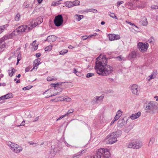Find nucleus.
I'll return each mask as SVG.
<instances>
[{
    "label": "nucleus",
    "mask_w": 158,
    "mask_h": 158,
    "mask_svg": "<svg viewBox=\"0 0 158 158\" xmlns=\"http://www.w3.org/2000/svg\"><path fill=\"white\" fill-rule=\"evenodd\" d=\"M95 69L97 73L100 75L106 76L112 71V68L107 65V59L105 56L102 54L97 59Z\"/></svg>",
    "instance_id": "nucleus-1"
},
{
    "label": "nucleus",
    "mask_w": 158,
    "mask_h": 158,
    "mask_svg": "<svg viewBox=\"0 0 158 158\" xmlns=\"http://www.w3.org/2000/svg\"><path fill=\"white\" fill-rule=\"evenodd\" d=\"M43 21V19L41 18H38L35 19L33 20L27 26L25 25H21L16 29L19 34L23 32H28L38 24L41 23Z\"/></svg>",
    "instance_id": "nucleus-2"
},
{
    "label": "nucleus",
    "mask_w": 158,
    "mask_h": 158,
    "mask_svg": "<svg viewBox=\"0 0 158 158\" xmlns=\"http://www.w3.org/2000/svg\"><path fill=\"white\" fill-rule=\"evenodd\" d=\"M111 154L109 150L106 148H101L97 150L96 153L94 156L89 158H110Z\"/></svg>",
    "instance_id": "nucleus-3"
},
{
    "label": "nucleus",
    "mask_w": 158,
    "mask_h": 158,
    "mask_svg": "<svg viewBox=\"0 0 158 158\" xmlns=\"http://www.w3.org/2000/svg\"><path fill=\"white\" fill-rule=\"evenodd\" d=\"M122 132L120 130H117L109 134L106 137L108 139L107 142L109 144H112L117 141V138L119 137L121 135Z\"/></svg>",
    "instance_id": "nucleus-4"
},
{
    "label": "nucleus",
    "mask_w": 158,
    "mask_h": 158,
    "mask_svg": "<svg viewBox=\"0 0 158 158\" xmlns=\"http://www.w3.org/2000/svg\"><path fill=\"white\" fill-rule=\"evenodd\" d=\"M156 103L155 102L153 101H150L147 102L145 108V111L147 113L151 114L155 113L157 108Z\"/></svg>",
    "instance_id": "nucleus-5"
},
{
    "label": "nucleus",
    "mask_w": 158,
    "mask_h": 158,
    "mask_svg": "<svg viewBox=\"0 0 158 158\" xmlns=\"http://www.w3.org/2000/svg\"><path fill=\"white\" fill-rule=\"evenodd\" d=\"M6 144L9 146L11 150L16 153H19L22 151L23 148L20 146L10 141L7 142Z\"/></svg>",
    "instance_id": "nucleus-6"
},
{
    "label": "nucleus",
    "mask_w": 158,
    "mask_h": 158,
    "mask_svg": "<svg viewBox=\"0 0 158 158\" xmlns=\"http://www.w3.org/2000/svg\"><path fill=\"white\" fill-rule=\"evenodd\" d=\"M142 145L143 143L141 141L139 140H137L135 141L129 143L127 145V147L130 148L138 149L141 148Z\"/></svg>",
    "instance_id": "nucleus-7"
},
{
    "label": "nucleus",
    "mask_w": 158,
    "mask_h": 158,
    "mask_svg": "<svg viewBox=\"0 0 158 158\" xmlns=\"http://www.w3.org/2000/svg\"><path fill=\"white\" fill-rule=\"evenodd\" d=\"M63 18L61 15H59L55 17L54 23L56 26L59 27L61 26L63 23Z\"/></svg>",
    "instance_id": "nucleus-8"
},
{
    "label": "nucleus",
    "mask_w": 158,
    "mask_h": 158,
    "mask_svg": "<svg viewBox=\"0 0 158 158\" xmlns=\"http://www.w3.org/2000/svg\"><path fill=\"white\" fill-rule=\"evenodd\" d=\"M148 43H143L142 42L139 43L137 45L138 49L141 52L146 51L148 47Z\"/></svg>",
    "instance_id": "nucleus-9"
},
{
    "label": "nucleus",
    "mask_w": 158,
    "mask_h": 158,
    "mask_svg": "<svg viewBox=\"0 0 158 158\" xmlns=\"http://www.w3.org/2000/svg\"><path fill=\"white\" fill-rule=\"evenodd\" d=\"M104 97V94H102L99 97L96 96L94 97L92 101L93 104H100L102 101L103 98Z\"/></svg>",
    "instance_id": "nucleus-10"
},
{
    "label": "nucleus",
    "mask_w": 158,
    "mask_h": 158,
    "mask_svg": "<svg viewBox=\"0 0 158 158\" xmlns=\"http://www.w3.org/2000/svg\"><path fill=\"white\" fill-rule=\"evenodd\" d=\"M19 34L16 29H15L9 35L7 36H6L4 37L3 39L4 40L7 39H14L15 36Z\"/></svg>",
    "instance_id": "nucleus-11"
},
{
    "label": "nucleus",
    "mask_w": 158,
    "mask_h": 158,
    "mask_svg": "<svg viewBox=\"0 0 158 158\" xmlns=\"http://www.w3.org/2000/svg\"><path fill=\"white\" fill-rule=\"evenodd\" d=\"M109 39L110 41L119 40L120 39L119 35L114 34H110L108 35Z\"/></svg>",
    "instance_id": "nucleus-12"
},
{
    "label": "nucleus",
    "mask_w": 158,
    "mask_h": 158,
    "mask_svg": "<svg viewBox=\"0 0 158 158\" xmlns=\"http://www.w3.org/2000/svg\"><path fill=\"white\" fill-rule=\"evenodd\" d=\"M6 46L3 38H2L0 40V53L2 52L4 50Z\"/></svg>",
    "instance_id": "nucleus-13"
},
{
    "label": "nucleus",
    "mask_w": 158,
    "mask_h": 158,
    "mask_svg": "<svg viewBox=\"0 0 158 158\" xmlns=\"http://www.w3.org/2000/svg\"><path fill=\"white\" fill-rule=\"evenodd\" d=\"M127 119H125L124 118L119 119L118 122V126L121 127L127 124Z\"/></svg>",
    "instance_id": "nucleus-14"
},
{
    "label": "nucleus",
    "mask_w": 158,
    "mask_h": 158,
    "mask_svg": "<svg viewBox=\"0 0 158 158\" xmlns=\"http://www.w3.org/2000/svg\"><path fill=\"white\" fill-rule=\"evenodd\" d=\"M13 95L12 93H8L5 95H3L0 97V101L2 100H5V99L11 98H13Z\"/></svg>",
    "instance_id": "nucleus-15"
},
{
    "label": "nucleus",
    "mask_w": 158,
    "mask_h": 158,
    "mask_svg": "<svg viewBox=\"0 0 158 158\" xmlns=\"http://www.w3.org/2000/svg\"><path fill=\"white\" fill-rule=\"evenodd\" d=\"M40 58H38L34 60L33 64V69L31 70V71L33 69H37L38 66L40 64Z\"/></svg>",
    "instance_id": "nucleus-16"
},
{
    "label": "nucleus",
    "mask_w": 158,
    "mask_h": 158,
    "mask_svg": "<svg viewBox=\"0 0 158 158\" xmlns=\"http://www.w3.org/2000/svg\"><path fill=\"white\" fill-rule=\"evenodd\" d=\"M141 114V112L139 111L137 113L132 114L130 116V118L132 119H135L138 118L140 116Z\"/></svg>",
    "instance_id": "nucleus-17"
},
{
    "label": "nucleus",
    "mask_w": 158,
    "mask_h": 158,
    "mask_svg": "<svg viewBox=\"0 0 158 158\" xmlns=\"http://www.w3.org/2000/svg\"><path fill=\"white\" fill-rule=\"evenodd\" d=\"M157 74V72L156 71H154L150 76L147 78V80L148 81H149L151 80L154 78H155Z\"/></svg>",
    "instance_id": "nucleus-18"
},
{
    "label": "nucleus",
    "mask_w": 158,
    "mask_h": 158,
    "mask_svg": "<svg viewBox=\"0 0 158 158\" xmlns=\"http://www.w3.org/2000/svg\"><path fill=\"white\" fill-rule=\"evenodd\" d=\"M122 114V112L120 110H118L115 116L114 119L115 120H117L121 116Z\"/></svg>",
    "instance_id": "nucleus-19"
},
{
    "label": "nucleus",
    "mask_w": 158,
    "mask_h": 158,
    "mask_svg": "<svg viewBox=\"0 0 158 158\" xmlns=\"http://www.w3.org/2000/svg\"><path fill=\"white\" fill-rule=\"evenodd\" d=\"M140 22L141 24H142L143 25H146L148 24L147 19L145 16L141 18Z\"/></svg>",
    "instance_id": "nucleus-20"
},
{
    "label": "nucleus",
    "mask_w": 158,
    "mask_h": 158,
    "mask_svg": "<svg viewBox=\"0 0 158 158\" xmlns=\"http://www.w3.org/2000/svg\"><path fill=\"white\" fill-rule=\"evenodd\" d=\"M16 71V70L14 68L11 67L8 70V74L10 76L12 77L14 73Z\"/></svg>",
    "instance_id": "nucleus-21"
},
{
    "label": "nucleus",
    "mask_w": 158,
    "mask_h": 158,
    "mask_svg": "<svg viewBox=\"0 0 158 158\" xmlns=\"http://www.w3.org/2000/svg\"><path fill=\"white\" fill-rule=\"evenodd\" d=\"M56 37L54 35H52L48 37L47 40L50 42H53L56 40Z\"/></svg>",
    "instance_id": "nucleus-22"
},
{
    "label": "nucleus",
    "mask_w": 158,
    "mask_h": 158,
    "mask_svg": "<svg viewBox=\"0 0 158 158\" xmlns=\"http://www.w3.org/2000/svg\"><path fill=\"white\" fill-rule=\"evenodd\" d=\"M85 152V150H83L81 152H78L75 154L73 156L72 158H79L81 154Z\"/></svg>",
    "instance_id": "nucleus-23"
},
{
    "label": "nucleus",
    "mask_w": 158,
    "mask_h": 158,
    "mask_svg": "<svg viewBox=\"0 0 158 158\" xmlns=\"http://www.w3.org/2000/svg\"><path fill=\"white\" fill-rule=\"evenodd\" d=\"M74 111V110L73 109H70L68 112L64 115L65 117H68L70 115V114L73 113Z\"/></svg>",
    "instance_id": "nucleus-24"
},
{
    "label": "nucleus",
    "mask_w": 158,
    "mask_h": 158,
    "mask_svg": "<svg viewBox=\"0 0 158 158\" xmlns=\"http://www.w3.org/2000/svg\"><path fill=\"white\" fill-rule=\"evenodd\" d=\"M65 6L69 8H71L73 6V3L72 2L67 1L65 2Z\"/></svg>",
    "instance_id": "nucleus-25"
},
{
    "label": "nucleus",
    "mask_w": 158,
    "mask_h": 158,
    "mask_svg": "<svg viewBox=\"0 0 158 158\" xmlns=\"http://www.w3.org/2000/svg\"><path fill=\"white\" fill-rule=\"evenodd\" d=\"M83 16L82 15H74V17L76 19H77L78 21H79L80 20L82 19L83 18Z\"/></svg>",
    "instance_id": "nucleus-26"
},
{
    "label": "nucleus",
    "mask_w": 158,
    "mask_h": 158,
    "mask_svg": "<svg viewBox=\"0 0 158 158\" xmlns=\"http://www.w3.org/2000/svg\"><path fill=\"white\" fill-rule=\"evenodd\" d=\"M155 141V139L154 137L150 138V141L148 143V146H150L153 144Z\"/></svg>",
    "instance_id": "nucleus-27"
},
{
    "label": "nucleus",
    "mask_w": 158,
    "mask_h": 158,
    "mask_svg": "<svg viewBox=\"0 0 158 158\" xmlns=\"http://www.w3.org/2000/svg\"><path fill=\"white\" fill-rule=\"evenodd\" d=\"M8 27L7 25H5L0 27V34L2 32Z\"/></svg>",
    "instance_id": "nucleus-28"
},
{
    "label": "nucleus",
    "mask_w": 158,
    "mask_h": 158,
    "mask_svg": "<svg viewBox=\"0 0 158 158\" xmlns=\"http://www.w3.org/2000/svg\"><path fill=\"white\" fill-rule=\"evenodd\" d=\"M55 155V153L54 152L52 148L50 151V154L49 156L51 158L54 157Z\"/></svg>",
    "instance_id": "nucleus-29"
},
{
    "label": "nucleus",
    "mask_w": 158,
    "mask_h": 158,
    "mask_svg": "<svg viewBox=\"0 0 158 158\" xmlns=\"http://www.w3.org/2000/svg\"><path fill=\"white\" fill-rule=\"evenodd\" d=\"M132 93L136 95H139V89H131Z\"/></svg>",
    "instance_id": "nucleus-30"
},
{
    "label": "nucleus",
    "mask_w": 158,
    "mask_h": 158,
    "mask_svg": "<svg viewBox=\"0 0 158 158\" xmlns=\"http://www.w3.org/2000/svg\"><path fill=\"white\" fill-rule=\"evenodd\" d=\"M57 79V78L55 77L54 78L53 77L49 76L47 78V80L48 81H56Z\"/></svg>",
    "instance_id": "nucleus-31"
},
{
    "label": "nucleus",
    "mask_w": 158,
    "mask_h": 158,
    "mask_svg": "<svg viewBox=\"0 0 158 158\" xmlns=\"http://www.w3.org/2000/svg\"><path fill=\"white\" fill-rule=\"evenodd\" d=\"M36 41H34L31 44V45L33 46H35V48H34V49L35 50H36L38 48V45L36 44Z\"/></svg>",
    "instance_id": "nucleus-32"
},
{
    "label": "nucleus",
    "mask_w": 158,
    "mask_h": 158,
    "mask_svg": "<svg viewBox=\"0 0 158 158\" xmlns=\"http://www.w3.org/2000/svg\"><path fill=\"white\" fill-rule=\"evenodd\" d=\"M109 14L111 17L113 18H115L117 19H118L117 17L115 15V14L114 13H113L109 12Z\"/></svg>",
    "instance_id": "nucleus-33"
},
{
    "label": "nucleus",
    "mask_w": 158,
    "mask_h": 158,
    "mask_svg": "<svg viewBox=\"0 0 158 158\" xmlns=\"http://www.w3.org/2000/svg\"><path fill=\"white\" fill-rule=\"evenodd\" d=\"M72 2L73 3V6L79 5L80 2V1L78 0H76Z\"/></svg>",
    "instance_id": "nucleus-34"
},
{
    "label": "nucleus",
    "mask_w": 158,
    "mask_h": 158,
    "mask_svg": "<svg viewBox=\"0 0 158 158\" xmlns=\"http://www.w3.org/2000/svg\"><path fill=\"white\" fill-rule=\"evenodd\" d=\"M51 148L53 150L54 152L55 153V154L59 151V150L58 148H55L53 146H51Z\"/></svg>",
    "instance_id": "nucleus-35"
},
{
    "label": "nucleus",
    "mask_w": 158,
    "mask_h": 158,
    "mask_svg": "<svg viewBox=\"0 0 158 158\" xmlns=\"http://www.w3.org/2000/svg\"><path fill=\"white\" fill-rule=\"evenodd\" d=\"M61 84L60 83H57L56 84H52L51 85L52 87H57L59 86H60L61 85Z\"/></svg>",
    "instance_id": "nucleus-36"
},
{
    "label": "nucleus",
    "mask_w": 158,
    "mask_h": 158,
    "mask_svg": "<svg viewBox=\"0 0 158 158\" xmlns=\"http://www.w3.org/2000/svg\"><path fill=\"white\" fill-rule=\"evenodd\" d=\"M136 53L135 52H132L130 55V56L132 58H135L136 57Z\"/></svg>",
    "instance_id": "nucleus-37"
},
{
    "label": "nucleus",
    "mask_w": 158,
    "mask_h": 158,
    "mask_svg": "<svg viewBox=\"0 0 158 158\" xmlns=\"http://www.w3.org/2000/svg\"><path fill=\"white\" fill-rule=\"evenodd\" d=\"M68 52L67 50H63L61 51H60L59 52L60 55H64L66 53Z\"/></svg>",
    "instance_id": "nucleus-38"
},
{
    "label": "nucleus",
    "mask_w": 158,
    "mask_h": 158,
    "mask_svg": "<svg viewBox=\"0 0 158 158\" xmlns=\"http://www.w3.org/2000/svg\"><path fill=\"white\" fill-rule=\"evenodd\" d=\"M52 46L51 45H49L47 47H46L45 48V51H49L51 50L52 49Z\"/></svg>",
    "instance_id": "nucleus-39"
},
{
    "label": "nucleus",
    "mask_w": 158,
    "mask_h": 158,
    "mask_svg": "<svg viewBox=\"0 0 158 158\" xmlns=\"http://www.w3.org/2000/svg\"><path fill=\"white\" fill-rule=\"evenodd\" d=\"M133 5L132 3H129L127 4L126 6L129 9H133Z\"/></svg>",
    "instance_id": "nucleus-40"
},
{
    "label": "nucleus",
    "mask_w": 158,
    "mask_h": 158,
    "mask_svg": "<svg viewBox=\"0 0 158 158\" xmlns=\"http://www.w3.org/2000/svg\"><path fill=\"white\" fill-rule=\"evenodd\" d=\"M20 18V14H18L16 15L15 19L16 21H18L19 20Z\"/></svg>",
    "instance_id": "nucleus-41"
},
{
    "label": "nucleus",
    "mask_w": 158,
    "mask_h": 158,
    "mask_svg": "<svg viewBox=\"0 0 158 158\" xmlns=\"http://www.w3.org/2000/svg\"><path fill=\"white\" fill-rule=\"evenodd\" d=\"M94 75V74L93 73H88L87 74L86 77L87 78H89L93 76Z\"/></svg>",
    "instance_id": "nucleus-42"
},
{
    "label": "nucleus",
    "mask_w": 158,
    "mask_h": 158,
    "mask_svg": "<svg viewBox=\"0 0 158 158\" xmlns=\"http://www.w3.org/2000/svg\"><path fill=\"white\" fill-rule=\"evenodd\" d=\"M21 55L20 54H19L17 56V62L16 64L17 65L18 64L19 61L21 59Z\"/></svg>",
    "instance_id": "nucleus-43"
},
{
    "label": "nucleus",
    "mask_w": 158,
    "mask_h": 158,
    "mask_svg": "<svg viewBox=\"0 0 158 158\" xmlns=\"http://www.w3.org/2000/svg\"><path fill=\"white\" fill-rule=\"evenodd\" d=\"M138 88V86L136 84L133 85L131 88V89H137Z\"/></svg>",
    "instance_id": "nucleus-44"
},
{
    "label": "nucleus",
    "mask_w": 158,
    "mask_h": 158,
    "mask_svg": "<svg viewBox=\"0 0 158 158\" xmlns=\"http://www.w3.org/2000/svg\"><path fill=\"white\" fill-rule=\"evenodd\" d=\"M31 68V66H28L27 67L26 69L25 70V71L26 72H27L29 71Z\"/></svg>",
    "instance_id": "nucleus-45"
},
{
    "label": "nucleus",
    "mask_w": 158,
    "mask_h": 158,
    "mask_svg": "<svg viewBox=\"0 0 158 158\" xmlns=\"http://www.w3.org/2000/svg\"><path fill=\"white\" fill-rule=\"evenodd\" d=\"M61 92V91H60V92H55L54 94H53L52 95L51 94L50 96H49V97H52L54 96H55L57 95H59L60 94V92Z\"/></svg>",
    "instance_id": "nucleus-46"
},
{
    "label": "nucleus",
    "mask_w": 158,
    "mask_h": 158,
    "mask_svg": "<svg viewBox=\"0 0 158 158\" xmlns=\"http://www.w3.org/2000/svg\"><path fill=\"white\" fill-rule=\"evenodd\" d=\"M32 88V86L31 85H28L27 86V87H24L23 88V89H31V88Z\"/></svg>",
    "instance_id": "nucleus-47"
},
{
    "label": "nucleus",
    "mask_w": 158,
    "mask_h": 158,
    "mask_svg": "<svg viewBox=\"0 0 158 158\" xmlns=\"http://www.w3.org/2000/svg\"><path fill=\"white\" fill-rule=\"evenodd\" d=\"M65 116L64 115H62L61 116H60V117H59V118H58L56 120V121H57L58 120H59L60 119H61L62 118H63L64 117H65Z\"/></svg>",
    "instance_id": "nucleus-48"
},
{
    "label": "nucleus",
    "mask_w": 158,
    "mask_h": 158,
    "mask_svg": "<svg viewBox=\"0 0 158 158\" xmlns=\"http://www.w3.org/2000/svg\"><path fill=\"white\" fill-rule=\"evenodd\" d=\"M88 38V37L86 35L83 36L81 37V39L83 40H85Z\"/></svg>",
    "instance_id": "nucleus-49"
},
{
    "label": "nucleus",
    "mask_w": 158,
    "mask_h": 158,
    "mask_svg": "<svg viewBox=\"0 0 158 158\" xmlns=\"http://www.w3.org/2000/svg\"><path fill=\"white\" fill-rule=\"evenodd\" d=\"M65 145L66 146H67L68 147H70V148H72V147H75V146H72L70 145L69 144L67 143L66 142L65 143Z\"/></svg>",
    "instance_id": "nucleus-50"
},
{
    "label": "nucleus",
    "mask_w": 158,
    "mask_h": 158,
    "mask_svg": "<svg viewBox=\"0 0 158 158\" xmlns=\"http://www.w3.org/2000/svg\"><path fill=\"white\" fill-rule=\"evenodd\" d=\"M39 119V116L36 117L34 120H32L33 122H35L38 121V119Z\"/></svg>",
    "instance_id": "nucleus-51"
},
{
    "label": "nucleus",
    "mask_w": 158,
    "mask_h": 158,
    "mask_svg": "<svg viewBox=\"0 0 158 158\" xmlns=\"http://www.w3.org/2000/svg\"><path fill=\"white\" fill-rule=\"evenodd\" d=\"M152 9H157L158 8V7L157 6L153 5L152 6Z\"/></svg>",
    "instance_id": "nucleus-52"
},
{
    "label": "nucleus",
    "mask_w": 158,
    "mask_h": 158,
    "mask_svg": "<svg viewBox=\"0 0 158 158\" xmlns=\"http://www.w3.org/2000/svg\"><path fill=\"white\" fill-rule=\"evenodd\" d=\"M123 3V1L118 2H117V4L118 6L121 4H122Z\"/></svg>",
    "instance_id": "nucleus-53"
},
{
    "label": "nucleus",
    "mask_w": 158,
    "mask_h": 158,
    "mask_svg": "<svg viewBox=\"0 0 158 158\" xmlns=\"http://www.w3.org/2000/svg\"><path fill=\"white\" fill-rule=\"evenodd\" d=\"M71 99L70 98H66L64 99V100L67 102H69L71 101Z\"/></svg>",
    "instance_id": "nucleus-54"
},
{
    "label": "nucleus",
    "mask_w": 158,
    "mask_h": 158,
    "mask_svg": "<svg viewBox=\"0 0 158 158\" xmlns=\"http://www.w3.org/2000/svg\"><path fill=\"white\" fill-rule=\"evenodd\" d=\"M15 81H16V82L17 83H19L20 82V80L19 79H17V78H15Z\"/></svg>",
    "instance_id": "nucleus-55"
},
{
    "label": "nucleus",
    "mask_w": 158,
    "mask_h": 158,
    "mask_svg": "<svg viewBox=\"0 0 158 158\" xmlns=\"http://www.w3.org/2000/svg\"><path fill=\"white\" fill-rule=\"evenodd\" d=\"M25 121H23L22 122L21 124L20 125L18 126L19 127V126H24V125H25Z\"/></svg>",
    "instance_id": "nucleus-56"
},
{
    "label": "nucleus",
    "mask_w": 158,
    "mask_h": 158,
    "mask_svg": "<svg viewBox=\"0 0 158 158\" xmlns=\"http://www.w3.org/2000/svg\"><path fill=\"white\" fill-rule=\"evenodd\" d=\"M40 54L39 53H37L36 54V56L37 57H39L40 56Z\"/></svg>",
    "instance_id": "nucleus-57"
},
{
    "label": "nucleus",
    "mask_w": 158,
    "mask_h": 158,
    "mask_svg": "<svg viewBox=\"0 0 158 158\" xmlns=\"http://www.w3.org/2000/svg\"><path fill=\"white\" fill-rule=\"evenodd\" d=\"M29 143H30V144L31 145L34 144L35 145V146H36L38 145V144L36 143H32V142H31V143L29 142Z\"/></svg>",
    "instance_id": "nucleus-58"
},
{
    "label": "nucleus",
    "mask_w": 158,
    "mask_h": 158,
    "mask_svg": "<svg viewBox=\"0 0 158 158\" xmlns=\"http://www.w3.org/2000/svg\"><path fill=\"white\" fill-rule=\"evenodd\" d=\"M116 120H115V119H114L112 121L110 124V125L111 126V125H112V124H113L114 122L115 121H116Z\"/></svg>",
    "instance_id": "nucleus-59"
},
{
    "label": "nucleus",
    "mask_w": 158,
    "mask_h": 158,
    "mask_svg": "<svg viewBox=\"0 0 158 158\" xmlns=\"http://www.w3.org/2000/svg\"><path fill=\"white\" fill-rule=\"evenodd\" d=\"M145 7V6L144 5V4L143 5H142L140 6H139V7L141 8H143Z\"/></svg>",
    "instance_id": "nucleus-60"
},
{
    "label": "nucleus",
    "mask_w": 158,
    "mask_h": 158,
    "mask_svg": "<svg viewBox=\"0 0 158 158\" xmlns=\"http://www.w3.org/2000/svg\"><path fill=\"white\" fill-rule=\"evenodd\" d=\"M73 73H76V74L77 75V71L75 69H74L73 70Z\"/></svg>",
    "instance_id": "nucleus-61"
},
{
    "label": "nucleus",
    "mask_w": 158,
    "mask_h": 158,
    "mask_svg": "<svg viewBox=\"0 0 158 158\" xmlns=\"http://www.w3.org/2000/svg\"><path fill=\"white\" fill-rule=\"evenodd\" d=\"M43 0H37L38 2L39 3H41Z\"/></svg>",
    "instance_id": "nucleus-62"
},
{
    "label": "nucleus",
    "mask_w": 158,
    "mask_h": 158,
    "mask_svg": "<svg viewBox=\"0 0 158 158\" xmlns=\"http://www.w3.org/2000/svg\"><path fill=\"white\" fill-rule=\"evenodd\" d=\"M68 48H69V49H71L73 48V46L71 45H69V47H68Z\"/></svg>",
    "instance_id": "nucleus-63"
},
{
    "label": "nucleus",
    "mask_w": 158,
    "mask_h": 158,
    "mask_svg": "<svg viewBox=\"0 0 158 158\" xmlns=\"http://www.w3.org/2000/svg\"><path fill=\"white\" fill-rule=\"evenodd\" d=\"M28 118H31L32 117V116L31 115V114H29L28 115Z\"/></svg>",
    "instance_id": "nucleus-64"
}]
</instances>
